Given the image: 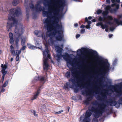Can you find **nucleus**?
<instances>
[{
    "mask_svg": "<svg viewBox=\"0 0 122 122\" xmlns=\"http://www.w3.org/2000/svg\"><path fill=\"white\" fill-rule=\"evenodd\" d=\"M8 21L6 26L7 31L9 32L11 30V28L12 26H15V36L16 38L15 45L16 47H17L18 46L19 38L23 34L24 30L23 28L22 25H18V20L14 17L9 16Z\"/></svg>",
    "mask_w": 122,
    "mask_h": 122,
    "instance_id": "nucleus-1",
    "label": "nucleus"
},
{
    "mask_svg": "<svg viewBox=\"0 0 122 122\" xmlns=\"http://www.w3.org/2000/svg\"><path fill=\"white\" fill-rule=\"evenodd\" d=\"M44 23L45 24L44 27L46 28L48 32H50L49 34H47V35L48 36H53L55 37L56 34L58 33L60 30H61L62 26V25H60L58 24V19L55 20V23L53 25V29L51 31H49L51 29V27L50 26L51 20L49 18H47L45 20H43Z\"/></svg>",
    "mask_w": 122,
    "mask_h": 122,
    "instance_id": "nucleus-2",
    "label": "nucleus"
},
{
    "mask_svg": "<svg viewBox=\"0 0 122 122\" xmlns=\"http://www.w3.org/2000/svg\"><path fill=\"white\" fill-rule=\"evenodd\" d=\"M88 51L93 54L94 56L98 58L101 61L102 63L104 62L105 65L103 67L101 68L100 70V71L102 73L100 74L98 76H96L98 78L103 79L104 78L103 76H105L107 73L110 70V64L108 62L107 60L106 61L103 60L102 57L101 56H99L97 52L92 50H89Z\"/></svg>",
    "mask_w": 122,
    "mask_h": 122,
    "instance_id": "nucleus-3",
    "label": "nucleus"
},
{
    "mask_svg": "<svg viewBox=\"0 0 122 122\" xmlns=\"http://www.w3.org/2000/svg\"><path fill=\"white\" fill-rule=\"evenodd\" d=\"M89 107L88 110H87L86 113H85V115L83 114L80 117V122H90V117L92 115L93 112H94V115L96 118H98L102 115V113L101 111L100 112L99 109L96 110L97 108L94 107H92L91 109Z\"/></svg>",
    "mask_w": 122,
    "mask_h": 122,
    "instance_id": "nucleus-4",
    "label": "nucleus"
},
{
    "mask_svg": "<svg viewBox=\"0 0 122 122\" xmlns=\"http://www.w3.org/2000/svg\"><path fill=\"white\" fill-rule=\"evenodd\" d=\"M74 67V68L72 67L69 68L71 72L72 77L68 80V81L69 82H71L73 85H75L76 87H79L80 89H81V86L79 84L82 82V81L80 78H78L76 76V74L75 72L77 71L76 67Z\"/></svg>",
    "mask_w": 122,
    "mask_h": 122,
    "instance_id": "nucleus-5",
    "label": "nucleus"
},
{
    "mask_svg": "<svg viewBox=\"0 0 122 122\" xmlns=\"http://www.w3.org/2000/svg\"><path fill=\"white\" fill-rule=\"evenodd\" d=\"M42 7L43 8V10L42 11H43V15H45V16H46L47 17L48 16L51 17L53 15L54 16L52 18L53 20H55L56 19H57L56 18V17L58 16L62 17L63 16V15L62 14L60 15L59 14L57 15V14L60 11V10L57 8L55 10H54L53 12L51 13H49L48 11H45L44 10L45 8L44 7Z\"/></svg>",
    "mask_w": 122,
    "mask_h": 122,
    "instance_id": "nucleus-6",
    "label": "nucleus"
},
{
    "mask_svg": "<svg viewBox=\"0 0 122 122\" xmlns=\"http://www.w3.org/2000/svg\"><path fill=\"white\" fill-rule=\"evenodd\" d=\"M41 2L39 1L37 2V4L35 6L33 4V1L31 0L30 3L29 4L30 8L32 9L33 11H35L37 12H39L43 10L42 6L40 4Z\"/></svg>",
    "mask_w": 122,
    "mask_h": 122,
    "instance_id": "nucleus-7",
    "label": "nucleus"
},
{
    "mask_svg": "<svg viewBox=\"0 0 122 122\" xmlns=\"http://www.w3.org/2000/svg\"><path fill=\"white\" fill-rule=\"evenodd\" d=\"M107 104H109L110 106L112 107L115 106L118 103L119 104L122 105V98L119 99L118 101V102L111 98H109L106 102Z\"/></svg>",
    "mask_w": 122,
    "mask_h": 122,
    "instance_id": "nucleus-8",
    "label": "nucleus"
},
{
    "mask_svg": "<svg viewBox=\"0 0 122 122\" xmlns=\"http://www.w3.org/2000/svg\"><path fill=\"white\" fill-rule=\"evenodd\" d=\"M10 50L12 55L13 56H16V61H18L19 59V55L20 53V51L18 50H14V49L12 45H11L10 47Z\"/></svg>",
    "mask_w": 122,
    "mask_h": 122,
    "instance_id": "nucleus-9",
    "label": "nucleus"
},
{
    "mask_svg": "<svg viewBox=\"0 0 122 122\" xmlns=\"http://www.w3.org/2000/svg\"><path fill=\"white\" fill-rule=\"evenodd\" d=\"M105 19L102 17L101 16H99L98 19V20L99 22H98L96 24V25L97 26H101L102 29H104L105 28L108 27L107 25L106 24H103L102 22L104 21Z\"/></svg>",
    "mask_w": 122,
    "mask_h": 122,
    "instance_id": "nucleus-10",
    "label": "nucleus"
},
{
    "mask_svg": "<svg viewBox=\"0 0 122 122\" xmlns=\"http://www.w3.org/2000/svg\"><path fill=\"white\" fill-rule=\"evenodd\" d=\"M61 56L63 57L64 59L66 60L67 63H69V65L73 67L75 66H74V62L70 60V59L71 58L67 53H66L65 55H61Z\"/></svg>",
    "mask_w": 122,
    "mask_h": 122,
    "instance_id": "nucleus-11",
    "label": "nucleus"
},
{
    "mask_svg": "<svg viewBox=\"0 0 122 122\" xmlns=\"http://www.w3.org/2000/svg\"><path fill=\"white\" fill-rule=\"evenodd\" d=\"M38 81H40L42 85L44 84L46 81L45 80L44 77L42 76H36L33 79L32 81V83L33 84H34Z\"/></svg>",
    "mask_w": 122,
    "mask_h": 122,
    "instance_id": "nucleus-12",
    "label": "nucleus"
},
{
    "mask_svg": "<svg viewBox=\"0 0 122 122\" xmlns=\"http://www.w3.org/2000/svg\"><path fill=\"white\" fill-rule=\"evenodd\" d=\"M10 13L14 16L18 17L21 15V13L20 9H12L10 10Z\"/></svg>",
    "mask_w": 122,
    "mask_h": 122,
    "instance_id": "nucleus-13",
    "label": "nucleus"
},
{
    "mask_svg": "<svg viewBox=\"0 0 122 122\" xmlns=\"http://www.w3.org/2000/svg\"><path fill=\"white\" fill-rule=\"evenodd\" d=\"M118 5L117 7H116L114 9H111V6L109 5H108L106 6V10H107V11H110V12L111 13H116L117 12V10L119 8Z\"/></svg>",
    "mask_w": 122,
    "mask_h": 122,
    "instance_id": "nucleus-14",
    "label": "nucleus"
},
{
    "mask_svg": "<svg viewBox=\"0 0 122 122\" xmlns=\"http://www.w3.org/2000/svg\"><path fill=\"white\" fill-rule=\"evenodd\" d=\"M47 56H46V57H45L43 56V69L44 70H47L48 67L49 66V65L47 63V61L48 60Z\"/></svg>",
    "mask_w": 122,
    "mask_h": 122,
    "instance_id": "nucleus-15",
    "label": "nucleus"
},
{
    "mask_svg": "<svg viewBox=\"0 0 122 122\" xmlns=\"http://www.w3.org/2000/svg\"><path fill=\"white\" fill-rule=\"evenodd\" d=\"M45 46V51H43V56L45 57H46V56H47L49 58L51 59V56L49 53L48 46L47 45H46Z\"/></svg>",
    "mask_w": 122,
    "mask_h": 122,
    "instance_id": "nucleus-16",
    "label": "nucleus"
},
{
    "mask_svg": "<svg viewBox=\"0 0 122 122\" xmlns=\"http://www.w3.org/2000/svg\"><path fill=\"white\" fill-rule=\"evenodd\" d=\"M107 83H108L110 85H108V84L107 83L105 84H104L103 83L102 84V85L103 86H106L107 87V88L111 90H114L115 89V86L113 85H112L111 81H108L107 82H106Z\"/></svg>",
    "mask_w": 122,
    "mask_h": 122,
    "instance_id": "nucleus-17",
    "label": "nucleus"
},
{
    "mask_svg": "<svg viewBox=\"0 0 122 122\" xmlns=\"http://www.w3.org/2000/svg\"><path fill=\"white\" fill-rule=\"evenodd\" d=\"M118 19H114V21L118 25H122V21L120 20V19H122V14L118 15Z\"/></svg>",
    "mask_w": 122,
    "mask_h": 122,
    "instance_id": "nucleus-18",
    "label": "nucleus"
},
{
    "mask_svg": "<svg viewBox=\"0 0 122 122\" xmlns=\"http://www.w3.org/2000/svg\"><path fill=\"white\" fill-rule=\"evenodd\" d=\"M107 106V104L105 105L104 103H102L101 104L100 107H98L97 108L98 109L103 113L105 112V111L107 109H106V107Z\"/></svg>",
    "mask_w": 122,
    "mask_h": 122,
    "instance_id": "nucleus-19",
    "label": "nucleus"
},
{
    "mask_svg": "<svg viewBox=\"0 0 122 122\" xmlns=\"http://www.w3.org/2000/svg\"><path fill=\"white\" fill-rule=\"evenodd\" d=\"M61 30L55 36V38L57 41H61L63 39V36L61 33Z\"/></svg>",
    "mask_w": 122,
    "mask_h": 122,
    "instance_id": "nucleus-20",
    "label": "nucleus"
},
{
    "mask_svg": "<svg viewBox=\"0 0 122 122\" xmlns=\"http://www.w3.org/2000/svg\"><path fill=\"white\" fill-rule=\"evenodd\" d=\"M42 86V85H41L38 88L37 91L36 92L35 94L34 95L33 97L31 98V99L32 100V102L33 100L36 99L37 97L38 96L39 94L40 93V91L41 90V88Z\"/></svg>",
    "mask_w": 122,
    "mask_h": 122,
    "instance_id": "nucleus-21",
    "label": "nucleus"
},
{
    "mask_svg": "<svg viewBox=\"0 0 122 122\" xmlns=\"http://www.w3.org/2000/svg\"><path fill=\"white\" fill-rule=\"evenodd\" d=\"M81 86V89H82L81 87H82L83 88H85L86 89V90L81 91V93L83 95H84L85 94H86L87 95L88 94V89L85 86H83V85H81V86Z\"/></svg>",
    "mask_w": 122,
    "mask_h": 122,
    "instance_id": "nucleus-22",
    "label": "nucleus"
},
{
    "mask_svg": "<svg viewBox=\"0 0 122 122\" xmlns=\"http://www.w3.org/2000/svg\"><path fill=\"white\" fill-rule=\"evenodd\" d=\"M55 48L57 49V52L58 53L62 54V51L63 50L62 48L60 47L59 45L55 46Z\"/></svg>",
    "mask_w": 122,
    "mask_h": 122,
    "instance_id": "nucleus-23",
    "label": "nucleus"
},
{
    "mask_svg": "<svg viewBox=\"0 0 122 122\" xmlns=\"http://www.w3.org/2000/svg\"><path fill=\"white\" fill-rule=\"evenodd\" d=\"M66 85H64V87L68 89L69 87L71 88H73L74 86L70 84V83L69 82H67L66 83Z\"/></svg>",
    "mask_w": 122,
    "mask_h": 122,
    "instance_id": "nucleus-24",
    "label": "nucleus"
},
{
    "mask_svg": "<svg viewBox=\"0 0 122 122\" xmlns=\"http://www.w3.org/2000/svg\"><path fill=\"white\" fill-rule=\"evenodd\" d=\"M27 45L29 48L30 49L32 50L36 49L37 48V47L32 45L28 43L27 44Z\"/></svg>",
    "mask_w": 122,
    "mask_h": 122,
    "instance_id": "nucleus-25",
    "label": "nucleus"
},
{
    "mask_svg": "<svg viewBox=\"0 0 122 122\" xmlns=\"http://www.w3.org/2000/svg\"><path fill=\"white\" fill-rule=\"evenodd\" d=\"M51 0H44L43 4L45 7L48 6Z\"/></svg>",
    "mask_w": 122,
    "mask_h": 122,
    "instance_id": "nucleus-26",
    "label": "nucleus"
},
{
    "mask_svg": "<svg viewBox=\"0 0 122 122\" xmlns=\"http://www.w3.org/2000/svg\"><path fill=\"white\" fill-rule=\"evenodd\" d=\"M21 39V44L22 46H23L25 45L26 41V38L25 37H22Z\"/></svg>",
    "mask_w": 122,
    "mask_h": 122,
    "instance_id": "nucleus-27",
    "label": "nucleus"
},
{
    "mask_svg": "<svg viewBox=\"0 0 122 122\" xmlns=\"http://www.w3.org/2000/svg\"><path fill=\"white\" fill-rule=\"evenodd\" d=\"M85 49V48L82 47L80 49H78L77 50V54L78 55L79 53H81L82 52L84 51Z\"/></svg>",
    "mask_w": 122,
    "mask_h": 122,
    "instance_id": "nucleus-28",
    "label": "nucleus"
},
{
    "mask_svg": "<svg viewBox=\"0 0 122 122\" xmlns=\"http://www.w3.org/2000/svg\"><path fill=\"white\" fill-rule=\"evenodd\" d=\"M118 60L116 58H115L113 62L112 65L113 66L112 70H113L114 69V67L117 64V62Z\"/></svg>",
    "mask_w": 122,
    "mask_h": 122,
    "instance_id": "nucleus-29",
    "label": "nucleus"
},
{
    "mask_svg": "<svg viewBox=\"0 0 122 122\" xmlns=\"http://www.w3.org/2000/svg\"><path fill=\"white\" fill-rule=\"evenodd\" d=\"M71 76V73L69 71H67L65 73V76L67 78H69Z\"/></svg>",
    "mask_w": 122,
    "mask_h": 122,
    "instance_id": "nucleus-30",
    "label": "nucleus"
},
{
    "mask_svg": "<svg viewBox=\"0 0 122 122\" xmlns=\"http://www.w3.org/2000/svg\"><path fill=\"white\" fill-rule=\"evenodd\" d=\"M1 67L2 68V70H5V69L7 67V66L6 64H5L4 65L2 64H1Z\"/></svg>",
    "mask_w": 122,
    "mask_h": 122,
    "instance_id": "nucleus-31",
    "label": "nucleus"
},
{
    "mask_svg": "<svg viewBox=\"0 0 122 122\" xmlns=\"http://www.w3.org/2000/svg\"><path fill=\"white\" fill-rule=\"evenodd\" d=\"M18 0H13L12 2V4L14 6H16L18 4Z\"/></svg>",
    "mask_w": 122,
    "mask_h": 122,
    "instance_id": "nucleus-32",
    "label": "nucleus"
},
{
    "mask_svg": "<svg viewBox=\"0 0 122 122\" xmlns=\"http://www.w3.org/2000/svg\"><path fill=\"white\" fill-rule=\"evenodd\" d=\"M92 104L93 105L97 106L99 104V102L97 101H96L95 102H93L92 103Z\"/></svg>",
    "mask_w": 122,
    "mask_h": 122,
    "instance_id": "nucleus-33",
    "label": "nucleus"
},
{
    "mask_svg": "<svg viewBox=\"0 0 122 122\" xmlns=\"http://www.w3.org/2000/svg\"><path fill=\"white\" fill-rule=\"evenodd\" d=\"M1 72L3 75L2 76L5 77V74L7 73V71L5 70H1Z\"/></svg>",
    "mask_w": 122,
    "mask_h": 122,
    "instance_id": "nucleus-34",
    "label": "nucleus"
},
{
    "mask_svg": "<svg viewBox=\"0 0 122 122\" xmlns=\"http://www.w3.org/2000/svg\"><path fill=\"white\" fill-rule=\"evenodd\" d=\"M85 20L86 22H87V23L88 25H90L91 24L92 22L91 21L88 20L87 17H86L85 18Z\"/></svg>",
    "mask_w": 122,
    "mask_h": 122,
    "instance_id": "nucleus-35",
    "label": "nucleus"
},
{
    "mask_svg": "<svg viewBox=\"0 0 122 122\" xmlns=\"http://www.w3.org/2000/svg\"><path fill=\"white\" fill-rule=\"evenodd\" d=\"M9 81L8 80L6 81L4 83L2 87H5L7 86V85L8 84Z\"/></svg>",
    "mask_w": 122,
    "mask_h": 122,
    "instance_id": "nucleus-36",
    "label": "nucleus"
},
{
    "mask_svg": "<svg viewBox=\"0 0 122 122\" xmlns=\"http://www.w3.org/2000/svg\"><path fill=\"white\" fill-rule=\"evenodd\" d=\"M62 55V54H60V55L57 54V60L58 61L59 60H60L61 58L62 57L61 55Z\"/></svg>",
    "mask_w": 122,
    "mask_h": 122,
    "instance_id": "nucleus-37",
    "label": "nucleus"
},
{
    "mask_svg": "<svg viewBox=\"0 0 122 122\" xmlns=\"http://www.w3.org/2000/svg\"><path fill=\"white\" fill-rule=\"evenodd\" d=\"M107 98V97L106 96H102V97H101L100 96H98L97 97V100H100L102 98Z\"/></svg>",
    "mask_w": 122,
    "mask_h": 122,
    "instance_id": "nucleus-38",
    "label": "nucleus"
},
{
    "mask_svg": "<svg viewBox=\"0 0 122 122\" xmlns=\"http://www.w3.org/2000/svg\"><path fill=\"white\" fill-rule=\"evenodd\" d=\"M31 112L35 116H37L38 115L36 113V111L35 110H31Z\"/></svg>",
    "mask_w": 122,
    "mask_h": 122,
    "instance_id": "nucleus-39",
    "label": "nucleus"
},
{
    "mask_svg": "<svg viewBox=\"0 0 122 122\" xmlns=\"http://www.w3.org/2000/svg\"><path fill=\"white\" fill-rule=\"evenodd\" d=\"M107 18L109 20H113V19L112 17L109 15H108V16H107Z\"/></svg>",
    "mask_w": 122,
    "mask_h": 122,
    "instance_id": "nucleus-40",
    "label": "nucleus"
},
{
    "mask_svg": "<svg viewBox=\"0 0 122 122\" xmlns=\"http://www.w3.org/2000/svg\"><path fill=\"white\" fill-rule=\"evenodd\" d=\"M118 5L119 7V5L118 4H117L116 3H114L112 4L111 5V6L112 7H114V6H116V7H117V6Z\"/></svg>",
    "mask_w": 122,
    "mask_h": 122,
    "instance_id": "nucleus-41",
    "label": "nucleus"
},
{
    "mask_svg": "<svg viewBox=\"0 0 122 122\" xmlns=\"http://www.w3.org/2000/svg\"><path fill=\"white\" fill-rule=\"evenodd\" d=\"M77 88L76 87L74 89V91L75 93H77L79 90V89Z\"/></svg>",
    "mask_w": 122,
    "mask_h": 122,
    "instance_id": "nucleus-42",
    "label": "nucleus"
},
{
    "mask_svg": "<svg viewBox=\"0 0 122 122\" xmlns=\"http://www.w3.org/2000/svg\"><path fill=\"white\" fill-rule=\"evenodd\" d=\"M35 43L36 45L37 46H39L40 45V44L39 43L38 41L37 40L36 41ZM37 48H38L41 49V48H40L39 47H38Z\"/></svg>",
    "mask_w": 122,
    "mask_h": 122,
    "instance_id": "nucleus-43",
    "label": "nucleus"
},
{
    "mask_svg": "<svg viewBox=\"0 0 122 122\" xmlns=\"http://www.w3.org/2000/svg\"><path fill=\"white\" fill-rule=\"evenodd\" d=\"M51 44L52 45H54L55 46H57L55 45V43L56 42L55 40H53L52 41H51Z\"/></svg>",
    "mask_w": 122,
    "mask_h": 122,
    "instance_id": "nucleus-44",
    "label": "nucleus"
},
{
    "mask_svg": "<svg viewBox=\"0 0 122 122\" xmlns=\"http://www.w3.org/2000/svg\"><path fill=\"white\" fill-rule=\"evenodd\" d=\"M9 37L10 39L13 38V35L11 33H9Z\"/></svg>",
    "mask_w": 122,
    "mask_h": 122,
    "instance_id": "nucleus-45",
    "label": "nucleus"
},
{
    "mask_svg": "<svg viewBox=\"0 0 122 122\" xmlns=\"http://www.w3.org/2000/svg\"><path fill=\"white\" fill-rule=\"evenodd\" d=\"M115 29V27L113 26H111L110 27V31H113Z\"/></svg>",
    "mask_w": 122,
    "mask_h": 122,
    "instance_id": "nucleus-46",
    "label": "nucleus"
},
{
    "mask_svg": "<svg viewBox=\"0 0 122 122\" xmlns=\"http://www.w3.org/2000/svg\"><path fill=\"white\" fill-rule=\"evenodd\" d=\"M121 93L120 92H117L116 96L117 97H119L121 95Z\"/></svg>",
    "mask_w": 122,
    "mask_h": 122,
    "instance_id": "nucleus-47",
    "label": "nucleus"
},
{
    "mask_svg": "<svg viewBox=\"0 0 122 122\" xmlns=\"http://www.w3.org/2000/svg\"><path fill=\"white\" fill-rule=\"evenodd\" d=\"M98 120L97 118H93L92 120V122H98Z\"/></svg>",
    "mask_w": 122,
    "mask_h": 122,
    "instance_id": "nucleus-48",
    "label": "nucleus"
},
{
    "mask_svg": "<svg viewBox=\"0 0 122 122\" xmlns=\"http://www.w3.org/2000/svg\"><path fill=\"white\" fill-rule=\"evenodd\" d=\"M20 49V50H18V51H20V52L21 51V50H24L26 47V46H24V45Z\"/></svg>",
    "mask_w": 122,
    "mask_h": 122,
    "instance_id": "nucleus-49",
    "label": "nucleus"
},
{
    "mask_svg": "<svg viewBox=\"0 0 122 122\" xmlns=\"http://www.w3.org/2000/svg\"><path fill=\"white\" fill-rule=\"evenodd\" d=\"M26 14L28 19L29 18V12L27 10V9L26 8Z\"/></svg>",
    "mask_w": 122,
    "mask_h": 122,
    "instance_id": "nucleus-50",
    "label": "nucleus"
},
{
    "mask_svg": "<svg viewBox=\"0 0 122 122\" xmlns=\"http://www.w3.org/2000/svg\"><path fill=\"white\" fill-rule=\"evenodd\" d=\"M106 13H107V14H104L103 15V18H104V19H105L104 18L105 17H106V18H107V16H108L107 14L108 13V11L107 10H107Z\"/></svg>",
    "mask_w": 122,
    "mask_h": 122,
    "instance_id": "nucleus-51",
    "label": "nucleus"
},
{
    "mask_svg": "<svg viewBox=\"0 0 122 122\" xmlns=\"http://www.w3.org/2000/svg\"><path fill=\"white\" fill-rule=\"evenodd\" d=\"M89 100L88 101L86 100L85 101L84 103H85L86 105H89Z\"/></svg>",
    "mask_w": 122,
    "mask_h": 122,
    "instance_id": "nucleus-52",
    "label": "nucleus"
},
{
    "mask_svg": "<svg viewBox=\"0 0 122 122\" xmlns=\"http://www.w3.org/2000/svg\"><path fill=\"white\" fill-rule=\"evenodd\" d=\"M63 111V110H61L59 111H58L57 112H55V114H59L61 113V112H62Z\"/></svg>",
    "mask_w": 122,
    "mask_h": 122,
    "instance_id": "nucleus-53",
    "label": "nucleus"
},
{
    "mask_svg": "<svg viewBox=\"0 0 122 122\" xmlns=\"http://www.w3.org/2000/svg\"><path fill=\"white\" fill-rule=\"evenodd\" d=\"M97 13L98 14H99L102 12V11L100 10H98L97 11Z\"/></svg>",
    "mask_w": 122,
    "mask_h": 122,
    "instance_id": "nucleus-54",
    "label": "nucleus"
},
{
    "mask_svg": "<svg viewBox=\"0 0 122 122\" xmlns=\"http://www.w3.org/2000/svg\"><path fill=\"white\" fill-rule=\"evenodd\" d=\"M13 38L10 39V44H13Z\"/></svg>",
    "mask_w": 122,
    "mask_h": 122,
    "instance_id": "nucleus-55",
    "label": "nucleus"
},
{
    "mask_svg": "<svg viewBox=\"0 0 122 122\" xmlns=\"http://www.w3.org/2000/svg\"><path fill=\"white\" fill-rule=\"evenodd\" d=\"M111 20H109L107 22V23L111 25H112L113 24V23L111 22Z\"/></svg>",
    "mask_w": 122,
    "mask_h": 122,
    "instance_id": "nucleus-56",
    "label": "nucleus"
},
{
    "mask_svg": "<svg viewBox=\"0 0 122 122\" xmlns=\"http://www.w3.org/2000/svg\"><path fill=\"white\" fill-rule=\"evenodd\" d=\"M85 27L87 29H90L91 28L90 25H87L85 26Z\"/></svg>",
    "mask_w": 122,
    "mask_h": 122,
    "instance_id": "nucleus-57",
    "label": "nucleus"
},
{
    "mask_svg": "<svg viewBox=\"0 0 122 122\" xmlns=\"http://www.w3.org/2000/svg\"><path fill=\"white\" fill-rule=\"evenodd\" d=\"M42 36L43 39H44L45 40H46V37L45 35H42Z\"/></svg>",
    "mask_w": 122,
    "mask_h": 122,
    "instance_id": "nucleus-58",
    "label": "nucleus"
},
{
    "mask_svg": "<svg viewBox=\"0 0 122 122\" xmlns=\"http://www.w3.org/2000/svg\"><path fill=\"white\" fill-rule=\"evenodd\" d=\"M85 31V29H82L81 31V34H83Z\"/></svg>",
    "mask_w": 122,
    "mask_h": 122,
    "instance_id": "nucleus-59",
    "label": "nucleus"
},
{
    "mask_svg": "<svg viewBox=\"0 0 122 122\" xmlns=\"http://www.w3.org/2000/svg\"><path fill=\"white\" fill-rule=\"evenodd\" d=\"M5 91V89L4 88H3V87H2V89H1V91H0V92H4Z\"/></svg>",
    "mask_w": 122,
    "mask_h": 122,
    "instance_id": "nucleus-60",
    "label": "nucleus"
},
{
    "mask_svg": "<svg viewBox=\"0 0 122 122\" xmlns=\"http://www.w3.org/2000/svg\"><path fill=\"white\" fill-rule=\"evenodd\" d=\"M48 36V37H50L49 40H50V41H51L53 40V36Z\"/></svg>",
    "mask_w": 122,
    "mask_h": 122,
    "instance_id": "nucleus-61",
    "label": "nucleus"
},
{
    "mask_svg": "<svg viewBox=\"0 0 122 122\" xmlns=\"http://www.w3.org/2000/svg\"><path fill=\"white\" fill-rule=\"evenodd\" d=\"M80 35L79 34H77L76 35V39L78 38L79 37H80Z\"/></svg>",
    "mask_w": 122,
    "mask_h": 122,
    "instance_id": "nucleus-62",
    "label": "nucleus"
},
{
    "mask_svg": "<svg viewBox=\"0 0 122 122\" xmlns=\"http://www.w3.org/2000/svg\"><path fill=\"white\" fill-rule=\"evenodd\" d=\"M83 63V61H79V64L80 65H81Z\"/></svg>",
    "mask_w": 122,
    "mask_h": 122,
    "instance_id": "nucleus-63",
    "label": "nucleus"
},
{
    "mask_svg": "<svg viewBox=\"0 0 122 122\" xmlns=\"http://www.w3.org/2000/svg\"><path fill=\"white\" fill-rule=\"evenodd\" d=\"M37 17V15L36 13H35L33 14V17L34 18H34H36Z\"/></svg>",
    "mask_w": 122,
    "mask_h": 122,
    "instance_id": "nucleus-64",
    "label": "nucleus"
}]
</instances>
